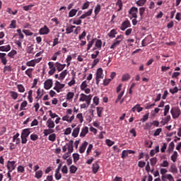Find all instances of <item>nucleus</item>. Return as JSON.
I'll use <instances>...</instances> for the list:
<instances>
[{
    "instance_id": "f257e3e1",
    "label": "nucleus",
    "mask_w": 181,
    "mask_h": 181,
    "mask_svg": "<svg viewBox=\"0 0 181 181\" xmlns=\"http://www.w3.org/2000/svg\"><path fill=\"white\" fill-rule=\"evenodd\" d=\"M93 98V95H86L84 93H81L80 98H79V101L81 102H86L87 107L90 106V104H91V100Z\"/></svg>"
},
{
    "instance_id": "f03ea898",
    "label": "nucleus",
    "mask_w": 181,
    "mask_h": 181,
    "mask_svg": "<svg viewBox=\"0 0 181 181\" xmlns=\"http://www.w3.org/2000/svg\"><path fill=\"white\" fill-rule=\"evenodd\" d=\"M170 114L173 118V119H176L180 117L181 115V110L179 107H172L170 110Z\"/></svg>"
},
{
    "instance_id": "7ed1b4c3",
    "label": "nucleus",
    "mask_w": 181,
    "mask_h": 181,
    "mask_svg": "<svg viewBox=\"0 0 181 181\" xmlns=\"http://www.w3.org/2000/svg\"><path fill=\"white\" fill-rule=\"evenodd\" d=\"M6 168L8 169V171L13 172V170L16 169V161L8 160Z\"/></svg>"
},
{
    "instance_id": "20e7f679",
    "label": "nucleus",
    "mask_w": 181,
    "mask_h": 181,
    "mask_svg": "<svg viewBox=\"0 0 181 181\" xmlns=\"http://www.w3.org/2000/svg\"><path fill=\"white\" fill-rule=\"evenodd\" d=\"M129 15H131L132 18L136 19L138 18V8L132 7L129 11Z\"/></svg>"
},
{
    "instance_id": "39448f33",
    "label": "nucleus",
    "mask_w": 181,
    "mask_h": 181,
    "mask_svg": "<svg viewBox=\"0 0 181 181\" xmlns=\"http://www.w3.org/2000/svg\"><path fill=\"white\" fill-rule=\"evenodd\" d=\"M64 84L63 83H60V82H59V81H56L55 82V86L54 87V90H55V91H57V93H59L60 90L64 88Z\"/></svg>"
},
{
    "instance_id": "423d86ee",
    "label": "nucleus",
    "mask_w": 181,
    "mask_h": 181,
    "mask_svg": "<svg viewBox=\"0 0 181 181\" xmlns=\"http://www.w3.org/2000/svg\"><path fill=\"white\" fill-rule=\"evenodd\" d=\"M51 87H53V81L52 79H47L44 83V88L45 90H50Z\"/></svg>"
},
{
    "instance_id": "0eeeda50",
    "label": "nucleus",
    "mask_w": 181,
    "mask_h": 181,
    "mask_svg": "<svg viewBox=\"0 0 181 181\" xmlns=\"http://www.w3.org/2000/svg\"><path fill=\"white\" fill-rule=\"evenodd\" d=\"M127 28H131V22L129 21L126 20L124 21L120 27L121 30H125V29H127Z\"/></svg>"
},
{
    "instance_id": "6e6552de",
    "label": "nucleus",
    "mask_w": 181,
    "mask_h": 181,
    "mask_svg": "<svg viewBox=\"0 0 181 181\" xmlns=\"http://www.w3.org/2000/svg\"><path fill=\"white\" fill-rule=\"evenodd\" d=\"M50 33V30L47 27V25H44L43 28H41L39 30V33L40 35H49Z\"/></svg>"
},
{
    "instance_id": "1a4fd4ad",
    "label": "nucleus",
    "mask_w": 181,
    "mask_h": 181,
    "mask_svg": "<svg viewBox=\"0 0 181 181\" xmlns=\"http://www.w3.org/2000/svg\"><path fill=\"white\" fill-rule=\"evenodd\" d=\"M132 153H135L132 150H124L122 153V159H125L128 155H131Z\"/></svg>"
},
{
    "instance_id": "9d476101",
    "label": "nucleus",
    "mask_w": 181,
    "mask_h": 181,
    "mask_svg": "<svg viewBox=\"0 0 181 181\" xmlns=\"http://www.w3.org/2000/svg\"><path fill=\"white\" fill-rule=\"evenodd\" d=\"M161 179L163 181H166V179L169 181H175V178H173L171 174L163 175Z\"/></svg>"
},
{
    "instance_id": "9b49d317",
    "label": "nucleus",
    "mask_w": 181,
    "mask_h": 181,
    "mask_svg": "<svg viewBox=\"0 0 181 181\" xmlns=\"http://www.w3.org/2000/svg\"><path fill=\"white\" fill-rule=\"evenodd\" d=\"M91 15H93V8L89 9L87 12L81 16L79 19H86L87 16H91Z\"/></svg>"
},
{
    "instance_id": "f8f14e48",
    "label": "nucleus",
    "mask_w": 181,
    "mask_h": 181,
    "mask_svg": "<svg viewBox=\"0 0 181 181\" xmlns=\"http://www.w3.org/2000/svg\"><path fill=\"white\" fill-rule=\"evenodd\" d=\"M5 56H6V54L0 52L1 62L4 66H6V63H8V59H6Z\"/></svg>"
},
{
    "instance_id": "ddd939ff",
    "label": "nucleus",
    "mask_w": 181,
    "mask_h": 181,
    "mask_svg": "<svg viewBox=\"0 0 181 181\" xmlns=\"http://www.w3.org/2000/svg\"><path fill=\"white\" fill-rule=\"evenodd\" d=\"M87 134H88V127H83L80 133V136L81 138H84V136H86Z\"/></svg>"
},
{
    "instance_id": "4468645a",
    "label": "nucleus",
    "mask_w": 181,
    "mask_h": 181,
    "mask_svg": "<svg viewBox=\"0 0 181 181\" xmlns=\"http://www.w3.org/2000/svg\"><path fill=\"white\" fill-rule=\"evenodd\" d=\"M88 145V142L84 141L81 146L79 148V152L80 153H84L86 152V148H87V146Z\"/></svg>"
},
{
    "instance_id": "2eb2a0df",
    "label": "nucleus",
    "mask_w": 181,
    "mask_h": 181,
    "mask_svg": "<svg viewBox=\"0 0 181 181\" xmlns=\"http://www.w3.org/2000/svg\"><path fill=\"white\" fill-rule=\"evenodd\" d=\"M47 128L52 129H53V128H54V127H55L54 122L53 120H52V118H49L47 119Z\"/></svg>"
},
{
    "instance_id": "dca6fc26",
    "label": "nucleus",
    "mask_w": 181,
    "mask_h": 181,
    "mask_svg": "<svg viewBox=\"0 0 181 181\" xmlns=\"http://www.w3.org/2000/svg\"><path fill=\"white\" fill-rule=\"evenodd\" d=\"M30 135V129H23L21 132V136H24L25 138H28Z\"/></svg>"
},
{
    "instance_id": "f3484780",
    "label": "nucleus",
    "mask_w": 181,
    "mask_h": 181,
    "mask_svg": "<svg viewBox=\"0 0 181 181\" xmlns=\"http://www.w3.org/2000/svg\"><path fill=\"white\" fill-rule=\"evenodd\" d=\"M98 78H104V75L103 74V69L99 68L96 71V76Z\"/></svg>"
},
{
    "instance_id": "a211bd4d",
    "label": "nucleus",
    "mask_w": 181,
    "mask_h": 181,
    "mask_svg": "<svg viewBox=\"0 0 181 181\" xmlns=\"http://www.w3.org/2000/svg\"><path fill=\"white\" fill-rule=\"evenodd\" d=\"M121 45V40H115L112 45L110 46V49H117L118 46Z\"/></svg>"
},
{
    "instance_id": "6ab92c4d",
    "label": "nucleus",
    "mask_w": 181,
    "mask_h": 181,
    "mask_svg": "<svg viewBox=\"0 0 181 181\" xmlns=\"http://www.w3.org/2000/svg\"><path fill=\"white\" fill-rule=\"evenodd\" d=\"M9 94L13 100H18V97H19V93L13 90H11Z\"/></svg>"
},
{
    "instance_id": "aec40b11",
    "label": "nucleus",
    "mask_w": 181,
    "mask_h": 181,
    "mask_svg": "<svg viewBox=\"0 0 181 181\" xmlns=\"http://www.w3.org/2000/svg\"><path fill=\"white\" fill-rule=\"evenodd\" d=\"M79 132H80V127H76L73 130L72 136H74V138H77L78 136Z\"/></svg>"
},
{
    "instance_id": "412c9836",
    "label": "nucleus",
    "mask_w": 181,
    "mask_h": 181,
    "mask_svg": "<svg viewBox=\"0 0 181 181\" xmlns=\"http://www.w3.org/2000/svg\"><path fill=\"white\" fill-rule=\"evenodd\" d=\"M99 169H100V165H98V163H95L93 164V166H92L93 173L94 174L97 173Z\"/></svg>"
},
{
    "instance_id": "4be33fe9",
    "label": "nucleus",
    "mask_w": 181,
    "mask_h": 181,
    "mask_svg": "<svg viewBox=\"0 0 181 181\" xmlns=\"http://www.w3.org/2000/svg\"><path fill=\"white\" fill-rule=\"evenodd\" d=\"M172 119V117L170 115H166V117L163 119V121L160 122V124H163V125H166V124L169 123V121Z\"/></svg>"
},
{
    "instance_id": "5701e85b",
    "label": "nucleus",
    "mask_w": 181,
    "mask_h": 181,
    "mask_svg": "<svg viewBox=\"0 0 181 181\" xmlns=\"http://www.w3.org/2000/svg\"><path fill=\"white\" fill-rule=\"evenodd\" d=\"M25 73L29 77V78H32V77H33V69L28 68Z\"/></svg>"
},
{
    "instance_id": "b1692460",
    "label": "nucleus",
    "mask_w": 181,
    "mask_h": 181,
    "mask_svg": "<svg viewBox=\"0 0 181 181\" xmlns=\"http://www.w3.org/2000/svg\"><path fill=\"white\" fill-rule=\"evenodd\" d=\"M77 12H78V9H71L69 12V18H73L74 16H76Z\"/></svg>"
},
{
    "instance_id": "393cba45",
    "label": "nucleus",
    "mask_w": 181,
    "mask_h": 181,
    "mask_svg": "<svg viewBox=\"0 0 181 181\" xmlns=\"http://www.w3.org/2000/svg\"><path fill=\"white\" fill-rule=\"evenodd\" d=\"M11 50V45H7L0 47V52H9Z\"/></svg>"
},
{
    "instance_id": "a878e982",
    "label": "nucleus",
    "mask_w": 181,
    "mask_h": 181,
    "mask_svg": "<svg viewBox=\"0 0 181 181\" xmlns=\"http://www.w3.org/2000/svg\"><path fill=\"white\" fill-rule=\"evenodd\" d=\"M42 176H43V171L42 170H39L35 172V179H41Z\"/></svg>"
},
{
    "instance_id": "bb28decb",
    "label": "nucleus",
    "mask_w": 181,
    "mask_h": 181,
    "mask_svg": "<svg viewBox=\"0 0 181 181\" xmlns=\"http://www.w3.org/2000/svg\"><path fill=\"white\" fill-rule=\"evenodd\" d=\"M54 132V129H46L44 130L43 134L45 136H47V135H50V134H53Z\"/></svg>"
},
{
    "instance_id": "cd10ccee",
    "label": "nucleus",
    "mask_w": 181,
    "mask_h": 181,
    "mask_svg": "<svg viewBox=\"0 0 181 181\" xmlns=\"http://www.w3.org/2000/svg\"><path fill=\"white\" fill-rule=\"evenodd\" d=\"M11 71H12V66L11 65L4 66L3 70V73H4V74H8Z\"/></svg>"
},
{
    "instance_id": "c85d7f7f",
    "label": "nucleus",
    "mask_w": 181,
    "mask_h": 181,
    "mask_svg": "<svg viewBox=\"0 0 181 181\" xmlns=\"http://www.w3.org/2000/svg\"><path fill=\"white\" fill-rule=\"evenodd\" d=\"M117 33H118L117 32V30L112 29V30L107 34V36H109V37H110L111 39H114V37H115V35H117Z\"/></svg>"
},
{
    "instance_id": "c756f323",
    "label": "nucleus",
    "mask_w": 181,
    "mask_h": 181,
    "mask_svg": "<svg viewBox=\"0 0 181 181\" xmlns=\"http://www.w3.org/2000/svg\"><path fill=\"white\" fill-rule=\"evenodd\" d=\"M67 76V69L64 70L59 76V80H64L66 76Z\"/></svg>"
},
{
    "instance_id": "7c9ffc66",
    "label": "nucleus",
    "mask_w": 181,
    "mask_h": 181,
    "mask_svg": "<svg viewBox=\"0 0 181 181\" xmlns=\"http://www.w3.org/2000/svg\"><path fill=\"white\" fill-rule=\"evenodd\" d=\"M76 28L75 25L68 26L66 28V35H70V33H73V30Z\"/></svg>"
},
{
    "instance_id": "2f4dec72",
    "label": "nucleus",
    "mask_w": 181,
    "mask_h": 181,
    "mask_svg": "<svg viewBox=\"0 0 181 181\" xmlns=\"http://www.w3.org/2000/svg\"><path fill=\"white\" fill-rule=\"evenodd\" d=\"M95 40H97V38H93L92 39L91 41H90L88 43V47H87V49H86V51L88 52V50H90V49H91L93 47V45H94V42H95Z\"/></svg>"
},
{
    "instance_id": "473e14b6",
    "label": "nucleus",
    "mask_w": 181,
    "mask_h": 181,
    "mask_svg": "<svg viewBox=\"0 0 181 181\" xmlns=\"http://www.w3.org/2000/svg\"><path fill=\"white\" fill-rule=\"evenodd\" d=\"M169 172H171V173H177V168H176V165L172 164L170 167Z\"/></svg>"
},
{
    "instance_id": "72a5a7b5",
    "label": "nucleus",
    "mask_w": 181,
    "mask_h": 181,
    "mask_svg": "<svg viewBox=\"0 0 181 181\" xmlns=\"http://www.w3.org/2000/svg\"><path fill=\"white\" fill-rule=\"evenodd\" d=\"M54 177L56 180H60L62 179V173L59 171V168L55 170Z\"/></svg>"
},
{
    "instance_id": "f704fd0d",
    "label": "nucleus",
    "mask_w": 181,
    "mask_h": 181,
    "mask_svg": "<svg viewBox=\"0 0 181 181\" xmlns=\"http://www.w3.org/2000/svg\"><path fill=\"white\" fill-rule=\"evenodd\" d=\"M100 11H101V4H97L94 10L95 16H97V15H98V13H100Z\"/></svg>"
},
{
    "instance_id": "c9c22d12",
    "label": "nucleus",
    "mask_w": 181,
    "mask_h": 181,
    "mask_svg": "<svg viewBox=\"0 0 181 181\" xmlns=\"http://www.w3.org/2000/svg\"><path fill=\"white\" fill-rule=\"evenodd\" d=\"M43 90H40V88H39L38 89H37V97H36V98L37 99H40V98H42V97L43 96Z\"/></svg>"
},
{
    "instance_id": "e433bc0d",
    "label": "nucleus",
    "mask_w": 181,
    "mask_h": 181,
    "mask_svg": "<svg viewBox=\"0 0 181 181\" xmlns=\"http://www.w3.org/2000/svg\"><path fill=\"white\" fill-rule=\"evenodd\" d=\"M17 89L18 93H25V86H23L22 84H18Z\"/></svg>"
},
{
    "instance_id": "4c0bfd02",
    "label": "nucleus",
    "mask_w": 181,
    "mask_h": 181,
    "mask_svg": "<svg viewBox=\"0 0 181 181\" xmlns=\"http://www.w3.org/2000/svg\"><path fill=\"white\" fill-rule=\"evenodd\" d=\"M129 78H131V76L129 75V74H125L122 76V81H128Z\"/></svg>"
},
{
    "instance_id": "58836bf2",
    "label": "nucleus",
    "mask_w": 181,
    "mask_h": 181,
    "mask_svg": "<svg viewBox=\"0 0 181 181\" xmlns=\"http://www.w3.org/2000/svg\"><path fill=\"white\" fill-rule=\"evenodd\" d=\"M117 6H119L117 9V12L122 11V0H117L116 3Z\"/></svg>"
},
{
    "instance_id": "ea45409f",
    "label": "nucleus",
    "mask_w": 181,
    "mask_h": 181,
    "mask_svg": "<svg viewBox=\"0 0 181 181\" xmlns=\"http://www.w3.org/2000/svg\"><path fill=\"white\" fill-rule=\"evenodd\" d=\"M16 54H18V52L15 49H12L8 54V57H11V59H13L15 57Z\"/></svg>"
},
{
    "instance_id": "a19ab883",
    "label": "nucleus",
    "mask_w": 181,
    "mask_h": 181,
    "mask_svg": "<svg viewBox=\"0 0 181 181\" xmlns=\"http://www.w3.org/2000/svg\"><path fill=\"white\" fill-rule=\"evenodd\" d=\"M170 110V105H166L164 107V112H163L164 117H166V115H168Z\"/></svg>"
},
{
    "instance_id": "79ce46f5",
    "label": "nucleus",
    "mask_w": 181,
    "mask_h": 181,
    "mask_svg": "<svg viewBox=\"0 0 181 181\" xmlns=\"http://www.w3.org/2000/svg\"><path fill=\"white\" fill-rule=\"evenodd\" d=\"M60 54H62V51H58L55 52L52 57V60L56 62V60H57V56H60Z\"/></svg>"
},
{
    "instance_id": "37998d69",
    "label": "nucleus",
    "mask_w": 181,
    "mask_h": 181,
    "mask_svg": "<svg viewBox=\"0 0 181 181\" xmlns=\"http://www.w3.org/2000/svg\"><path fill=\"white\" fill-rule=\"evenodd\" d=\"M32 94H33V91L32 90H30L28 91V96L29 103H33V98L32 96Z\"/></svg>"
},
{
    "instance_id": "c03bdc74",
    "label": "nucleus",
    "mask_w": 181,
    "mask_h": 181,
    "mask_svg": "<svg viewBox=\"0 0 181 181\" xmlns=\"http://www.w3.org/2000/svg\"><path fill=\"white\" fill-rule=\"evenodd\" d=\"M55 67L58 71H63V67L62 66V64H60L59 62L55 63Z\"/></svg>"
},
{
    "instance_id": "a18cd8bd",
    "label": "nucleus",
    "mask_w": 181,
    "mask_h": 181,
    "mask_svg": "<svg viewBox=\"0 0 181 181\" xmlns=\"http://www.w3.org/2000/svg\"><path fill=\"white\" fill-rule=\"evenodd\" d=\"M150 163L151 166H155L158 163V158L156 157L152 158L150 159Z\"/></svg>"
},
{
    "instance_id": "49530a36",
    "label": "nucleus",
    "mask_w": 181,
    "mask_h": 181,
    "mask_svg": "<svg viewBox=\"0 0 181 181\" xmlns=\"http://www.w3.org/2000/svg\"><path fill=\"white\" fill-rule=\"evenodd\" d=\"M26 66H28V67H35L36 66V64H35V61L30 60L26 62Z\"/></svg>"
},
{
    "instance_id": "de8ad7c7",
    "label": "nucleus",
    "mask_w": 181,
    "mask_h": 181,
    "mask_svg": "<svg viewBox=\"0 0 181 181\" xmlns=\"http://www.w3.org/2000/svg\"><path fill=\"white\" fill-rule=\"evenodd\" d=\"M9 28H10V29H16V20L11 21Z\"/></svg>"
},
{
    "instance_id": "09e8293b",
    "label": "nucleus",
    "mask_w": 181,
    "mask_h": 181,
    "mask_svg": "<svg viewBox=\"0 0 181 181\" xmlns=\"http://www.w3.org/2000/svg\"><path fill=\"white\" fill-rule=\"evenodd\" d=\"M138 6H144L146 4V0H139L136 2Z\"/></svg>"
},
{
    "instance_id": "8fccbe9b",
    "label": "nucleus",
    "mask_w": 181,
    "mask_h": 181,
    "mask_svg": "<svg viewBox=\"0 0 181 181\" xmlns=\"http://www.w3.org/2000/svg\"><path fill=\"white\" fill-rule=\"evenodd\" d=\"M90 6V1H86V3H84L82 6H81V9L82 11H84L86 9H88V7Z\"/></svg>"
},
{
    "instance_id": "3c124183",
    "label": "nucleus",
    "mask_w": 181,
    "mask_h": 181,
    "mask_svg": "<svg viewBox=\"0 0 181 181\" xmlns=\"http://www.w3.org/2000/svg\"><path fill=\"white\" fill-rule=\"evenodd\" d=\"M69 172L70 173H76V172H77V168L75 165H71L69 167Z\"/></svg>"
},
{
    "instance_id": "603ef678",
    "label": "nucleus",
    "mask_w": 181,
    "mask_h": 181,
    "mask_svg": "<svg viewBox=\"0 0 181 181\" xmlns=\"http://www.w3.org/2000/svg\"><path fill=\"white\" fill-rule=\"evenodd\" d=\"M96 110H97L98 117L101 118L102 114H103V107H98Z\"/></svg>"
},
{
    "instance_id": "864d4df0",
    "label": "nucleus",
    "mask_w": 181,
    "mask_h": 181,
    "mask_svg": "<svg viewBox=\"0 0 181 181\" xmlns=\"http://www.w3.org/2000/svg\"><path fill=\"white\" fill-rule=\"evenodd\" d=\"M177 159V152L174 151L173 154L171 156V160H173V162H176Z\"/></svg>"
},
{
    "instance_id": "5fc2aeb1",
    "label": "nucleus",
    "mask_w": 181,
    "mask_h": 181,
    "mask_svg": "<svg viewBox=\"0 0 181 181\" xmlns=\"http://www.w3.org/2000/svg\"><path fill=\"white\" fill-rule=\"evenodd\" d=\"M25 107H28V101L24 100L21 104L20 107V111H22Z\"/></svg>"
},
{
    "instance_id": "6e6d98bb",
    "label": "nucleus",
    "mask_w": 181,
    "mask_h": 181,
    "mask_svg": "<svg viewBox=\"0 0 181 181\" xmlns=\"http://www.w3.org/2000/svg\"><path fill=\"white\" fill-rule=\"evenodd\" d=\"M49 141H51V142H54L56 141V134H52L48 137Z\"/></svg>"
},
{
    "instance_id": "4d7b16f0",
    "label": "nucleus",
    "mask_w": 181,
    "mask_h": 181,
    "mask_svg": "<svg viewBox=\"0 0 181 181\" xmlns=\"http://www.w3.org/2000/svg\"><path fill=\"white\" fill-rule=\"evenodd\" d=\"M160 168H168L169 166V162L168 160H163V163L160 164Z\"/></svg>"
},
{
    "instance_id": "13d9d810",
    "label": "nucleus",
    "mask_w": 181,
    "mask_h": 181,
    "mask_svg": "<svg viewBox=\"0 0 181 181\" xmlns=\"http://www.w3.org/2000/svg\"><path fill=\"white\" fill-rule=\"evenodd\" d=\"M95 47L100 48L101 47V46H103V42L101 41V40H95Z\"/></svg>"
},
{
    "instance_id": "bf43d9fd",
    "label": "nucleus",
    "mask_w": 181,
    "mask_h": 181,
    "mask_svg": "<svg viewBox=\"0 0 181 181\" xmlns=\"http://www.w3.org/2000/svg\"><path fill=\"white\" fill-rule=\"evenodd\" d=\"M30 138L31 139V141H37V139H39V136H37V134H30Z\"/></svg>"
},
{
    "instance_id": "052dcab7",
    "label": "nucleus",
    "mask_w": 181,
    "mask_h": 181,
    "mask_svg": "<svg viewBox=\"0 0 181 181\" xmlns=\"http://www.w3.org/2000/svg\"><path fill=\"white\" fill-rule=\"evenodd\" d=\"M62 172L64 175H67L69 173V168H67V165H64L62 168Z\"/></svg>"
},
{
    "instance_id": "680f3d73",
    "label": "nucleus",
    "mask_w": 181,
    "mask_h": 181,
    "mask_svg": "<svg viewBox=\"0 0 181 181\" xmlns=\"http://www.w3.org/2000/svg\"><path fill=\"white\" fill-rule=\"evenodd\" d=\"M74 97V93L73 92H69L66 94V100H71Z\"/></svg>"
},
{
    "instance_id": "e2e57ef3",
    "label": "nucleus",
    "mask_w": 181,
    "mask_h": 181,
    "mask_svg": "<svg viewBox=\"0 0 181 181\" xmlns=\"http://www.w3.org/2000/svg\"><path fill=\"white\" fill-rule=\"evenodd\" d=\"M170 93H171V94H176V93H177V91H179V88H177V86H175L173 88H170L169 90Z\"/></svg>"
},
{
    "instance_id": "0e129e2a",
    "label": "nucleus",
    "mask_w": 181,
    "mask_h": 181,
    "mask_svg": "<svg viewBox=\"0 0 181 181\" xmlns=\"http://www.w3.org/2000/svg\"><path fill=\"white\" fill-rule=\"evenodd\" d=\"M76 118H78V119H79L81 124L83 123V122L84 121L83 117V113H78L76 115Z\"/></svg>"
},
{
    "instance_id": "69168bd1",
    "label": "nucleus",
    "mask_w": 181,
    "mask_h": 181,
    "mask_svg": "<svg viewBox=\"0 0 181 181\" xmlns=\"http://www.w3.org/2000/svg\"><path fill=\"white\" fill-rule=\"evenodd\" d=\"M87 81H84L81 84V90H84L85 88H87Z\"/></svg>"
},
{
    "instance_id": "338daca9",
    "label": "nucleus",
    "mask_w": 181,
    "mask_h": 181,
    "mask_svg": "<svg viewBox=\"0 0 181 181\" xmlns=\"http://www.w3.org/2000/svg\"><path fill=\"white\" fill-rule=\"evenodd\" d=\"M23 32L26 36H32L33 35V33L30 32V30H23Z\"/></svg>"
},
{
    "instance_id": "774afa93",
    "label": "nucleus",
    "mask_w": 181,
    "mask_h": 181,
    "mask_svg": "<svg viewBox=\"0 0 181 181\" xmlns=\"http://www.w3.org/2000/svg\"><path fill=\"white\" fill-rule=\"evenodd\" d=\"M105 142L107 146H112V145L115 144L114 141H111L110 139H106Z\"/></svg>"
}]
</instances>
